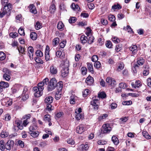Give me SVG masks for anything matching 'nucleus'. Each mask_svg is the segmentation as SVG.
I'll list each match as a JSON object with an SVG mask.
<instances>
[{"label":"nucleus","instance_id":"obj_1","mask_svg":"<svg viewBox=\"0 0 151 151\" xmlns=\"http://www.w3.org/2000/svg\"><path fill=\"white\" fill-rule=\"evenodd\" d=\"M1 3L3 6L0 12V17H3L6 14L9 13L12 9V6L8 3V0H1Z\"/></svg>","mask_w":151,"mask_h":151},{"label":"nucleus","instance_id":"obj_2","mask_svg":"<svg viewBox=\"0 0 151 151\" xmlns=\"http://www.w3.org/2000/svg\"><path fill=\"white\" fill-rule=\"evenodd\" d=\"M63 87L62 82V81L58 82L57 86V91L56 92L55 95V97L56 100L59 99L61 97L62 95L61 91Z\"/></svg>","mask_w":151,"mask_h":151},{"label":"nucleus","instance_id":"obj_3","mask_svg":"<svg viewBox=\"0 0 151 151\" xmlns=\"http://www.w3.org/2000/svg\"><path fill=\"white\" fill-rule=\"evenodd\" d=\"M58 83L57 84V81L55 78H52L50 81L48 83L47 88L49 91H51L54 89L55 86L57 88Z\"/></svg>","mask_w":151,"mask_h":151},{"label":"nucleus","instance_id":"obj_4","mask_svg":"<svg viewBox=\"0 0 151 151\" xmlns=\"http://www.w3.org/2000/svg\"><path fill=\"white\" fill-rule=\"evenodd\" d=\"M21 124V122L20 120H16L15 121L13 127L14 131H17L19 129L21 130L23 129V126Z\"/></svg>","mask_w":151,"mask_h":151},{"label":"nucleus","instance_id":"obj_5","mask_svg":"<svg viewBox=\"0 0 151 151\" xmlns=\"http://www.w3.org/2000/svg\"><path fill=\"white\" fill-rule=\"evenodd\" d=\"M64 65L65 66V67H63L61 70V76L63 77H65L67 75L68 73L69 65L68 63H64Z\"/></svg>","mask_w":151,"mask_h":151},{"label":"nucleus","instance_id":"obj_6","mask_svg":"<svg viewBox=\"0 0 151 151\" xmlns=\"http://www.w3.org/2000/svg\"><path fill=\"white\" fill-rule=\"evenodd\" d=\"M101 131L103 133L106 134L109 133L111 130V128L108 124H104L102 127Z\"/></svg>","mask_w":151,"mask_h":151},{"label":"nucleus","instance_id":"obj_7","mask_svg":"<svg viewBox=\"0 0 151 151\" xmlns=\"http://www.w3.org/2000/svg\"><path fill=\"white\" fill-rule=\"evenodd\" d=\"M33 90L34 91L35 96L36 97L40 96L42 94L43 90H40V89L37 87H35L33 88Z\"/></svg>","mask_w":151,"mask_h":151},{"label":"nucleus","instance_id":"obj_8","mask_svg":"<svg viewBox=\"0 0 151 151\" xmlns=\"http://www.w3.org/2000/svg\"><path fill=\"white\" fill-rule=\"evenodd\" d=\"M98 102V100L97 99H93L91 102V104L94 107L93 108L95 110H97L99 109Z\"/></svg>","mask_w":151,"mask_h":151},{"label":"nucleus","instance_id":"obj_9","mask_svg":"<svg viewBox=\"0 0 151 151\" xmlns=\"http://www.w3.org/2000/svg\"><path fill=\"white\" fill-rule=\"evenodd\" d=\"M30 118V115L28 114L26 115L24 117V120L23 122V125L24 127H26L29 122V120Z\"/></svg>","mask_w":151,"mask_h":151},{"label":"nucleus","instance_id":"obj_10","mask_svg":"<svg viewBox=\"0 0 151 151\" xmlns=\"http://www.w3.org/2000/svg\"><path fill=\"white\" fill-rule=\"evenodd\" d=\"M14 145V142L13 140H9L6 144V149L8 150H11Z\"/></svg>","mask_w":151,"mask_h":151},{"label":"nucleus","instance_id":"obj_11","mask_svg":"<svg viewBox=\"0 0 151 151\" xmlns=\"http://www.w3.org/2000/svg\"><path fill=\"white\" fill-rule=\"evenodd\" d=\"M107 83L112 86H114L116 84V81L114 79L110 77H108L106 80Z\"/></svg>","mask_w":151,"mask_h":151},{"label":"nucleus","instance_id":"obj_12","mask_svg":"<svg viewBox=\"0 0 151 151\" xmlns=\"http://www.w3.org/2000/svg\"><path fill=\"white\" fill-rule=\"evenodd\" d=\"M2 103L4 104V105L6 106H10L12 104V99L7 98L2 100Z\"/></svg>","mask_w":151,"mask_h":151},{"label":"nucleus","instance_id":"obj_13","mask_svg":"<svg viewBox=\"0 0 151 151\" xmlns=\"http://www.w3.org/2000/svg\"><path fill=\"white\" fill-rule=\"evenodd\" d=\"M28 55L29 56L30 59L31 60L33 59V55L34 52L33 48L32 46H29L28 48Z\"/></svg>","mask_w":151,"mask_h":151},{"label":"nucleus","instance_id":"obj_14","mask_svg":"<svg viewBox=\"0 0 151 151\" xmlns=\"http://www.w3.org/2000/svg\"><path fill=\"white\" fill-rule=\"evenodd\" d=\"M94 82L93 78L90 76H88L86 78V82L88 85H91Z\"/></svg>","mask_w":151,"mask_h":151},{"label":"nucleus","instance_id":"obj_15","mask_svg":"<svg viewBox=\"0 0 151 151\" xmlns=\"http://www.w3.org/2000/svg\"><path fill=\"white\" fill-rule=\"evenodd\" d=\"M144 70L143 74L144 76L148 75L149 73V66L147 65H144L143 66Z\"/></svg>","mask_w":151,"mask_h":151},{"label":"nucleus","instance_id":"obj_16","mask_svg":"<svg viewBox=\"0 0 151 151\" xmlns=\"http://www.w3.org/2000/svg\"><path fill=\"white\" fill-rule=\"evenodd\" d=\"M85 130L82 125H80L78 126L76 129V132L79 134H81Z\"/></svg>","mask_w":151,"mask_h":151},{"label":"nucleus","instance_id":"obj_17","mask_svg":"<svg viewBox=\"0 0 151 151\" xmlns=\"http://www.w3.org/2000/svg\"><path fill=\"white\" fill-rule=\"evenodd\" d=\"M129 50L132 52V54L133 55H135L137 51V46L135 45H132L129 48Z\"/></svg>","mask_w":151,"mask_h":151},{"label":"nucleus","instance_id":"obj_18","mask_svg":"<svg viewBox=\"0 0 151 151\" xmlns=\"http://www.w3.org/2000/svg\"><path fill=\"white\" fill-rule=\"evenodd\" d=\"M49 48L48 46H47L45 52V59L47 61L50 60V56L49 55Z\"/></svg>","mask_w":151,"mask_h":151},{"label":"nucleus","instance_id":"obj_19","mask_svg":"<svg viewBox=\"0 0 151 151\" xmlns=\"http://www.w3.org/2000/svg\"><path fill=\"white\" fill-rule=\"evenodd\" d=\"M87 68L88 71L91 72V73L93 74L94 73V71L93 69V64L91 63H87Z\"/></svg>","mask_w":151,"mask_h":151},{"label":"nucleus","instance_id":"obj_20","mask_svg":"<svg viewBox=\"0 0 151 151\" xmlns=\"http://www.w3.org/2000/svg\"><path fill=\"white\" fill-rule=\"evenodd\" d=\"M122 8V6L120 5L118 3L116 4H114L112 6L111 10L112 11L113 10L114 11L116 9H120Z\"/></svg>","mask_w":151,"mask_h":151},{"label":"nucleus","instance_id":"obj_21","mask_svg":"<svg viewBox=\"0 0 151 151\" xmlns=\"http://www.w3.org/2000/svg\"><path fill=\"white\" fill-rule=\"evenodd\" d=\"M70 7L74 10L79 11L80 9V8L78 5L73 3L70 6Z\"/></svg>","mask_w":151,"mask_h":151},{"label":"nucleus","instance_id":"obj_22","mask_svg":"<svg viewBox=\"0 0 151 151\" xmlns=\"http://www.w3.org/2000/svg\"><path fill=\"white\" fill-rule=\"evenodd\" d=\"M80 40L81 43L83 44L86 43L88 41V38L87 37L85 36L84 35H81L80 38Z\"/></svg>","mask_w":151,"mask_h":151},{"label":"nucleus","instance_id":"obj_23","mask_svg":"<svg viewBox=\"0 0 151 151\" xmlns=\"http://www.w3.org/2000/svg\"><path fill=\"white\" fill-rule=\"evenodd\" d=\"M53 98L52 97L49 96L47 97L45 100V102L47 104H51V103L53 100Z\"/></svg>","mask_w":151,"mask_h":151},{"label":"nucleus","instance_id":"obj_24","mask_svg":"<svg viewBox=\"0 0 151 151\" xmlns=\"http://www.w3.org/2000/svg\"><path fill=\"white\" fill-rule=\"evenodd\" d=\"M50 71L51 74H55L57 73V70L56 67L53 66H51L50 68Z\"/></svg>","mask_w":151,"mask_h":151},{"label":"nucleus","instance_id":"obj_25","mask_svg":"<svg viewBox=\"0 0 151 151\" xmlns=\"http://www.w3.org/2000/svg\"><path fill=\"white\" fill-rule=\"evenodd\" d=\"M6 148V145H5L4 141L1 140L0 141V149L4 151Z\"/></svg>","mask_w":151,"mask_h":151},{"label":"nucleus","instance_id":"obj_26","mask_svg":"<svg viewBox=\"0 0 151 151\" xmlns=\"http://www.w3.org/2000/svg\"><path fill=\"white\" fill-rule=\"evenodd\" d=\"M9 86V84L7 82L3 81L0 82V86L1 87L5 88L8 87Z\"/></svg>","mask_w":151,"mask_h":151},{"label":"nucleus","instance_id":"obj_27","mask_svg":"<svg viewBox=\"0 0 151 151\" xmlns=\"http://www.w3.org/2000/svg\"><path fill=\"white\" fill-rule=\"evenodd\" d=\"M111 139L113 143L115 145H117L119 142L118 139L115 136H113L112 137Z\"/></svg>","mask_w":151,"mask_h":151},{"label":"nucleus","instance_id":"obj_28","mask_svg":"<svg viewBox=\"0 0 151 151\" xmlns=\"http://www.w3.org/2000/svg\"><path fill=\"white\" fill-rule=\"evenodd\" d=\"M30 9V12L34 14L37 13V11L34 6L33 4H31L29 6Z\"/></svg>","mask_w":151,"mask_h":151},{"label":"nucleus","instance_id":"obj_29","mask_svg":"<svg viewBox=\"0 0 151 151\" xmlns=\"http://www.w3.org/2000/svg\"><path fill=\"white\" fill-rule=\"evenodd\" d=\"M56 9L54 3H53L50 7L49 11L51 13H53Z\"/></svg>","mask_w":151,"mask_h":151},{"label":"nucleus","instance_id":"obj_30","mask_svg":"<svg viewBox=\"0 0 151 151\" xmlns=\"http://www.w3.org/2000/svg\"><path fill=\"white\" fill-rule=\"evenodd\" d=\"M145 62V60L142 58H140L137 60V64L139 66L142 65Z\"/></svg>","mask_w":151,"mask_h":151},{"label":"nucleus","instance_id":"obj_31","mask_svg":"<svg viewBox=\"0 0 151 151\" xmlns=\"http://www.w3.org/2000/svg\"><path fill=\"white\" fill-rule=\"evenodd\" d=\"M64 27V25L62 22H60L58 23L57 25V28L59 30H63Z\"/></svg>","mask_w":151,"mask_h":151},{"label":"nucleus","instance_id":"obj_32","mask_svg":"<svg viewBox=\"0 0 151 151\" xmlns=\"http://www.w3.org/2000/svg\"><path fill=\"white\" fill-rule=\"evenodd\" d=\"M37 34L34 32H32L30 34V37L33 40H35L37 38Z\"/></svg>","mask_w":151,"mask_h":151},{"label":"nucleus","instance_id":"obj_33","mask_svg":"<svg viewBox=\"0 0 151 151\" xmlns=\"http://www.w3.org/2000/svg\"><path fill=\"white\" fill-rule=\"evenodd\" d=\"M31 135L33 137H36L38 136L39 134V132L38 131H32L29 132Z\"/></svg>","mask_w":151,"mask_h":151},{"label":"nucleus","instance_id":"obj_34","mask_svg":"<svg viewBox=\"0 0 151 151\" xmlns=\"http://www.w3.org/2000/svg\"><path fill=\"white\" fill-rule=\"evenodd\" d=\"M76 118L77 120H79L83 117V115L82 113H75Z\"/></svg>","mask_w":151,"mask_h":151},{"label":"nucleus","instance_id":"obj_35","mask_svg":"<svg viewBox=\"0 0 151 151\" xmlns=\"http://www.w3.org/2000/svg\"><path fill=\"white\" fill-rule=\"evenodd\" d=\"M59 38L58 37L55 38L52 40L53 45L54 46H56L59 43Z\"/></svg>","mask_w":151,"mask_h":151},{"label":"nucleus","instance_id":"obj_36","mask_svg":"<svg viewBox=\"0 0 151 151\" xmlns=\"http://www.w3.org/2000/svg\"><path fill=\"white\" fill-rule=\"evenodd\" d=\"M35 28L37 30H38L42 27L41 24L39 21L37 22L35 25Z\"/></svg>","mask_w":151,"mask_h":151},{"label":"nucleus","instance_id":"obj_37","mask_svg":"<svg viewBox=\"0 0 151 151\" xmlns=\"http://www.w3.org/2000/svg\"><path fill=\"white\" fill-rule=\"evenodd\" d=\"M94 38L91 35L90 36L88 40V42L89 44H91L94 42Z\"/></svg>","mask_w":151,"mask_h":151},{"label":"nucleus","instance_id":"obj_38","mask_svg":"<svg viewBox=\"0 0 151 151\" xmlns=\"http://www.w3.org/2000/svg\"><path fill=\"white\" fill-rule=\"evenodd\" d=\"M108 17L109 20L110 21L113 22L115 21V17L113 15L110 14L109 15Z\"/></svg>","mask_w":151,"mask_h":151},{"label":"nucleus","instance_id":"obj_39","mask_svg":"<svg viewBox=\"0 0 151 151\" xmlns=\"http://www.w3.org/2000/svg\"><path fill=\"white\" fill-rule=\"evenodd\" d=\"M35 55L39 57H41L43 55L42 52L40 50H37L36 51Z\"/></svg>","mask_w":151,"mask_h":151},{"label":"nucleus","instance_id":"obj_40","mask_svg":"<svg viewBox=\"0 0 151 151\" xmlns=\"http://www.w3.org/2000/svg\"><path fill=\"white\" fill-rule=\"evenodd\" d=\"M124 64L122 63H120L117 69V71L118 72L120 71L124 68Z\"/></svg>","mask_w":151,"mask_h":151},{"label":"nucleus","instance_id":"obj_41","mask_svg":"<svg viewBox=\"0 0 151 151\" xmlns=\"http://www.w3.org/2000/svg\"><path fill=\"white\" fill-rule=\"evenodd\" d=\"M50 116L49 114H46L44 116V120L47 123V122L50 121L51 119L50 118Z\"/></svg>","mask_w":151,"mask_h":151},{"label":"nucleus","instance_id":"obj_42","mask_svg":"<svg viewBox=\"0 0 151 151\" xmlns=\"http://www.w3.org/2000/svg\"><path fill=\"white\" fill-rule=\"evenodd\" d=\"M76 97L74 96H70V103L71 104H75V99Z\"/></svg>","mask_w":151,"mask_h":151},{"label":"nucleus","instance_id":"obj_43","mask_svg":"<svg viewBox=\"0 0 151 151\" xmlns=\"http://www.w3.org/2000/svg\"><path fill=\"white\" fill-rule=\"evenodd\" d=\"M80 147L83 150H88L89 147L88 144H86L85 145H81Z\"/></svg>","mask_w":151,"mask_h":151},{"label":"nucleus","instance_id":"obj_44","mask_svg":"<svg viewBox=\"0 0 151 151\" xmlns=\"http://www.w3.org/2000/svg\"><path fill=\"white\" fill-rule=\"evenodd\" d=\"M44 85L42 81L38 84L37 86V87L40 89V90H43L44 88L43 86Z\"/></svg>","mask_w":151,"mask_h":151},{"label":"nucleus","instance_id":"obj_45","mask_svg":"<svg viewBox=\"0 0 151 151\" xmlns=\"http://www.w3.org/2000/svg\"><path fill=\"white\" fill-rule=\"evenodd\" d=\"M10 74L4 73L3 75V77L4 78L6 81H9L11 77L9 75Z\"/></svg>","mask_w":151,"mask_h":151},{"label":"nucleus","instance_id":"obj_46","mask_svg":"<svg viewBox=\"0 0 151 151\" xmlns=\"http://www.w3.org/2000/svg\"><path fill=\"white\" fill-rule=\"evenodd\" d=\"M108 115L107 114H104L101 115L98 118L99 121H101L103 119H106L107 116Z\"/></svg>","mask_w":151,"mask_h":151},{"label":"nucleus","instance_id":"obj_47","mask_svg":"<svg viewBox=\"0 0 151 151\" xmlns=\"http://www.w3.org/2000/svg\"><path fill=\"white\" fill-rule=\"evenodd\" d=\"M82 74L83 75H85L87 73V70L86 68L85 67L81 68V69Z\"/></svg>","mask_w":151,"mask_h":151},{"label":"nucleus","instance_id":"obj_48","mask_svg":"<svg viewBox=\"0 0 151 151\" xmlns=\"http://www.w3.org/2000/svg\"><path fill=\"white\" fill-rule=\"evenodd\" d=\"M106 46L108 48H111L112 46V43L110 41H107L106 42Z\"/></svg>","mask_w":151,"mask_h":151},{"label":"nucleus","instance_id":"obj_49","mask_svg":"<svg viewBox=\"0 0 151 151\" xmlns=\"http://www.w3.org/2000/svg\"><path fill=\"white\" fill-rule=\"evenodd\" d=\"M8 133L5 131H2L1 133V137L2 138H5L8 136Z\"/></svg>","mask_w":151,"mask_h":151},{"label":"nucleus","instance_id":"obj_50","mask_svg":"<svg viewBox=\"0 0 151 151\" xmlns=\"http://www.w3.org/2000/svg\"><path fill=\"white\" fill-rule=\"evenodd\" d=\"M37 126L35 125H33L30 126L29 128V129L30 131L29 132H32V131H33L34 130H36L37 129Z\"/></svg>","mask_w":151,"mask_h":151},{"label":"nucleus","instance_id":"obj_51","mask_svg":"<svg viewBox=\"0 0 151 151\" xmlns=\"http://www.w3.org/2000/svg\"><path fill=\"white\" fill-rule=\"evenodd\" d=\"M143 135L144 137L146 139H150L151 138V136L148 134V133L146 132H143Z\"/></svg>","mask_w":151,"mask_h":151},{"label":"nucleus","instance_id":"obj_52","mask_svg":"<svg viewBox=\"0 0 151 151\" xmlns=\"http://www.w3.org/2000/svg\"><path fill=\"white\" fill-rule=\"evenodd\" d=\"M106 95L104 92L99 93L98 94V97L101 99L104 98L106 97Z\"/></svg>","mask_w":151,"mask_h":151},{"label":"nucleus","instance_id":"obj_53","mask_svg":"<svg viewBox=\"0 0 151 151\" xmlns=\"http://www.w3.org/2000/svg\"><path fill=\"white\" fill-rule=\"evenodd\" d=\"M6 58L5 54L2 52H0V60H4Z\"/></svg>","mask_w":151,"mask_h":151},{"label":"nucleus","instance_id":"obj_54","mask_svg":"<svg viewBox=\"0 0 151 151\" xmlns=\"http://www.w3.org/2000/svg\"><path fill=\"white\" fill-rule=\"evenodd\" d=\"M139 66L137 64H134L132 67V70L134 73H136L137 72V68Z\"/></svg>","mask_w":151,"mask_h":151},{"label":"nucleus","instance_id":"obj_55","mask_svg":"<svg viewBox=\"0 0 151 151\" xmlns=\"http://www.w3.org/2000/svg\"><path fill=\"white\" fill-rule=\"evenodd\" d=\"M35 61L37 63H40L42 64L43 63V61L42 59L39 57H36L35 58Z\"/></svg>","mask_w":151,"mask_h":151},{"label":"nucleus","instance_id":"obj_56","mask_svg":"<svg viewBox=\"0 0 151 151\" xmlns=\"http://www.w3.org/2000/svg\"><path fill=\"white\" fill-rule=\"evenodd\" d=\"M124 29L125 30H127L129 32L131 33L132 32V29L129 25L127 26V27H124Z\"/></svg>","mask_w":151,"mask_h":151},{"label":"nucleus","instance_id":"obj_57","mask_svg":"<svg viewBox=\"0 0 151 151\" xmlns=\"http://www.w3.org/2000/svg\"><path fill=\"white\" fill-rule=\"evenodd\" d=\"M98 60V57L97 55H93L91 58V60L94 62H96Z\"/></svg>","mask_w":151,"mask_h":151},{"label":"nucleus","instance_id":"obj_58","mask_svg":"<svg viewBox=\"0 0 151 151\" xmlns=\"http://www.w3.org/2000/svg\"><path fill=\"white\" fill-rule=\"evenodd\" d=\"M67 143L71 145H74L75 144L74 140L72 139H69L67 140Z\"/></svg>","mask_w":151,"mask_h":151},{"label":"nucleus","instance_id":"obj_59","mask_svg":"<svg viewBox=\"0 0 151 151\" xmlns=\"http://www.w3.org/2000/svg\"><path fill=\"white\" fill-rule=\"evenodd\" d=\"M19 33L21 35H24L25 33L23 29L20 28L18 30Z\"/></svg>","mask_w":151,"mask_h":151},{"label":"nucleus","instance_id":"obj_60","mask_svg":"<svg viewBox=\"0 0 151 151\" xmlns=\"http://www.w3.org/2000/svg\"><path fill=\"white\" fill-rule=\"evenodd\" d=\"M112 40L113 42L115 43H118L120 42V40L119 39L116 37H112Z\"/></svg>","mask_w":151,"mask_h":151},{"label":"nucleus","instance_id":"obj_61","mask_svg":"<svg viewBox=\"0 0 151 151\" xmlns=\"http://www.w3.org/2000/svg\"><path fill=\"white\" fill-rule=\"evenodd\" d=\"M94 66L96 68H99L101 66V64L99 61H96L95 62L94 64Z\"/></svg>","mask_w":151,"mask_h":151},{"label":"nucleus","instance_id":"obj_62","mask_svg":"<svg viewBox=\"0 0 151 151\" xmlns=\"http://www.w3.org/2000/svg\"><path fill=\"white\" fill-rule=\"evenodd\" d=\"M10 36L12 38H15L18 35V34L17 32H11L9 34Z\"/></svg>","mask_w":151,"mask_h":151},{"label":"nucleus","instance_id":"obj_63","mask_svg":"<svg viewBox=\"0 0 151 151\" xmlns=\"http://www.w3.org/2000/svg\"><path fill=\"white\" fill-rule=\"evenodd\" d=\"M76 18L75 17H73L70 18L69 19V22L70 23H74L76 22Z\"/></svg>","mask_w":151,"mask_h":151},{"label":"nucleus","instance_id":"obj_64","mask_svg":"<svg viewBox=\"0 0 151 151\" xmlns=\"http://www.w3.org/2000/svg\"><path fill=\"white\" fill-rule=\"evenodd\" d=\"M132 104V101H124L122 102V104L124 105H130Z\"/></svg>","mask_w":151,"mask_h":151}]
</instances>
